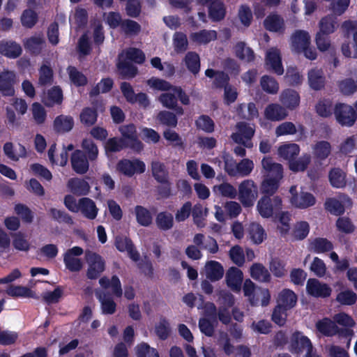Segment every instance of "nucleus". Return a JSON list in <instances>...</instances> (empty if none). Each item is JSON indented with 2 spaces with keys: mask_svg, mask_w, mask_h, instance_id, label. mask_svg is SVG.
<instances>
[{
  "mask_svg": "<svg viewBox=\"0 0 357 357\" xmlns=\"http://www.w3.org/2000/svg\"><path fill=\"white\" fill-rule=\"evenodd\" d=\"M317 330L326 336H332L339 333L340 330L334 321L325 318L316 324Z\"/></svg>",
  "mask_w": 357,
  "mask_h": 357,
  "instance_id": "nucleus-38",
  "label": "nucleus"
},
{
  "mask_svg": "<svg viewBox=\"0 0 357 357\" xmlns=\"http://www.w3.org/2000/svg\"><path fill=\"white\" fill-rule=\"evenodd\" d=\"M15 75L12 71L0 73V92L4 96H13L15 94L14 84Z\"/></svg>",
  "mask_w": 357,
  "mask_h": 357,
  "instance_id": "nucleus-15",
  "label": "nucleus"
},
{
  "mask_svg": "<svg viewBox=\"0 0 357 357\" xmlns=\"http://www.w3.org/2000/svg\"><path fill=\"white\" fill-rule=\"evenodd\" d=\"M246 231L248 239L254 244H261L266 238V231L257 222H251L247 227Z\"/></svg>",
  "mask_w": 357,
  "mask_h": 357,
  "instance_id": "nucleus-18",
  "label": "nucleus"
},
{
  "mask_svg": "<svg viewBox=\"0 0 357 357\" xmlns=\"http://www.w3.org/2000/svg\"><path fill=\"white\" fill-rule=\"evenodd\" d=\"M173 45L176 53H183L188 49L187 36L182 32H176L173 37Z\"/></svg>",
  "mask_w": 357,
  "mask_h": 357,
  "instance_id": "nucleus-58",
  "label": "nucleus"
},
{
  "mask_svg": "<svg viewBox=\"0 0 357 357\" xmlns=\"http://www.w3.org/2000/svg\"><path fill=\"white\" fill-rule=\"evenodd\" d=\"M235 55L240 60L250 63L255 60V55L252 48L246 47L245 42H238L234 46Z\"/></svg>",
  "mask_w": 357,
  "mask_h": 357,
  "instance_id": "nucleus-31",
  "label": "nucleus"
},
{
  "mask_svg": "<svg viewBox=\"0 0 357 357\" xmlns=\"http://www.w3.org/2000/svg\"><path fill=\"white\" fill-rule=\"evenodd\" d=\"M243 291L245 296L248 297L250 303L253 305L259 304L258 298H255V296H261L262 306H266L269 303L271 295L268 290L255 288V284L249 279L244 282Z\"/></svg>",
  "mask_w": 357,
  "mask_h": 357,
  "instance_id": "nucleus-6",
  "label": "nucleus"
},
{
  "mask_svg": "<svg viewBox=\"0 0 357 357\" xmlns=\"http://www.w3.org/2000/svg\"><path fill=\"white\" fill-rule=\"evenodd\" d=\"M8 295L13 297L35 298V293L23 286H10L6 289Z\"/></svg>",
  "mask_w": 357,
  "mask_h": 357,
  "instance_id": "nucleus-49",
  "label": "nucleus"
},
{
  "mask_svg": "<svg viewBox=\"0 0 357 357\" xmlns=\"http://www.w3.org/2000/svg\"><path fill=\"white\" fill-rule=\"evenodd\" d=\"M280 101L283 107L294 110L299 105L300 96L295 90L287 89L280 93Z\"/></svg>",
  "mask_w": 357,
  "mask_h": 357,
  "instance_id": "nucleus-16",
  "label": "nucleus"
},
{
  "mask_svg": "<svg viewBox=\"0 0 357 357\" xmlns=\"http://www.w3.org/2000/svg\"><path fill=\"white\" fill-rule=\"evenodd\" d=\"M284 79L289 86H295L302 83L303 76L296 67L290 66L287 69Z\"/></svg>",
  "mask_w": 357,
  "mask_h": 357,
  "instance_id": "nucleus-50",
  "label": "nucleus"
},
{
  "mask_svg": "<svg viewBox=\"0 0 357 357\" xmlns=\"http://www.w3.org/2000/svg\"><path fill=\"white\" fill-rule=\"evenodd\" d=\"M216 324V317H204L200 319L199 321V327L202 333L210 337L213 334Z\"/></svg>",
  "mask_w": 357,
  "mask_h": 357,
  "instance_id": "nucleus-59",
  "label": "nucleus"
},
{
  "mask_svg": "<svg viewBox=\"0 0 357 357\" xmlns=\"http://www.w3.org/2000/svg\"><path fill=\"white\" fill-rule=\"evenodd\" d=\"M351 205V201L350 198L344 195H340L337 199H329L326 202V209L336 215L343 213L344 208Z\"/></svg>",
  "mask_w": 357,
  "mask_h": 357,
  "instance_id": "nucleus-13",
  "label": "nucleus"
},
{
  "mask_svg": "<svg viewBox=\"0 0 357 357\" xmlns=\"http://www.w3.org/2000/svg\"><path fill=\"white\" fill-rule=\"evenodd\" d=\"M96 296L100 303V309L103 314H113L116 312V303L111 296L101 291H96Z\"/></svg>",
  "mask_w": 357,
  "mask_h": 357,
  "instance_id": "nucleus-19",
  "label": "nucleus"
},
{
  "mask_svg": "<svg viewBox=\"0 0 357 357\" xmlns=\"http://www.w3.org/2000/svg\"><path fill=\"white\" fill-rule=\"evenodd\" d=\"M331 146L329 142L321 141L313 147V153L318 160H324L331 154Z\"/></svg>",
  "mask_w": 357,
  "mask_h": 357,
  "instance_id": "nucleus-45",
  "label": "nucleus"
},
{
  "mask_svg": "<svg viewBox=\"0 0 357 357\" xmlns=\"http://www.w3.org/2000/svg\"><path fill=\"white\" fill-rule=\"evenodd\" d=\"M118 73L122 79H130L135 77L138 72L137 68L130 62L123 60L116 64Z\"/></svg>",
  "mask_w": 357,
  "mask_h": 357,
  "instance_id": "nucleus-34",
  "label": "nucleus"
},
{
  "mask_svg": "<svg viewBox=\"0 0 357 357\" xmlns=\"http://www.w3.org/2000/svg\"><path fill=\"white\" fill-rule=\"evenodd\" d=\"M310 340L301 333H294L291 339V348L294 352L298 353L303 351H308L312 349Z\"/></svg>",
  "mask_w": 357,
  "mask_h": 357,
  "instance_id": "nucleus-25",
  "label": "nucleus"
},
{
  "mask_svg": "<svg viewBox=\"0 0 357 357\" xmlns=\"http://www.w3.org/2000/svg\"><path fill=\"white\" fill-rule=\"evenodd\" d=\"M237 195L244 207H252L259 195L257 185L252 179L243 180L238 186Z\"/></svg>",
  "mask_w": 357,
  "mask_h": 357,
  "instance_id": "nucleus-2",
  "label": "nucleus"
},
{
  "mask_svg": "<svg viewBox=\"0 0 357 357\" xmlns=\"http://www.w3.org/2000/svg\"><path fill=\"white\" fill-rule=\"evenodd\" d=\"M194 222L199 227L204 226V220L207 216L208 208H204L200 204H195L191 210Z\"/></svg>",
  "mask_w": 357,
  "mask_h": 357,
  "instance_id": "nucleus-61",
  "label": "nucleus"
},
{
  "mask_svg": "<svg viewBox=\"0 0 357 357\" xmlns=\"http://www.w3.org/2000/svg\"><path fill=\"white\" fill-rule=\"evenodd\" d=\"M63 101V92L58 86H54L48 90L47 96L44 97L43 102L47 107H53L55 105H61Z\"/></svg>",
  "mask_w": 357,
  "mask_h": 357,
  "instance_id": "nucleus-30",
  "label": "nucleus"
},
{
  "mask_svg": "<svg viewBox=\"0 0 357 357\" xmlns=\"http://www.w3.org/2000/svg\"><path fill=\"white\" fill-rule=\"evenodd\" d=\"M296 302L297 296L296 294L290 289H285L278 294L277 307L288 310L294 307Z\"/></svg>",
  "mask_w": 357,
  "mask_h": 357,
  "instance_id": "nucleus-23",
  "label": "nucleus"
},
{
  "mask_svg": "<svg viewBox=\"0 0 357 357\" xmlns=\"http://www.w3.org/2000/svg\"><path fill=\"white\" fill-rule=\"evenodd\" d=\"M145 169L144 162L138 159H123L116 165V171L128 177H132L135 174H142Z\"/></svg>",
  "mask_w": 357,
  "mask_h": 357,
  "instance_id": "nucleus-9",
  "label": "nucleus"
},
{
  "mask_svg": "<svg viewBox=\"0 0 357 357\" xmlns=\"http://www.w3.org/2000/svg\"><path fill=\"white\" fill-rule=\"evenodd\" d=\"M38 15L33 9H25L22 13L21 23L25 28H33L38 22Z\"/></svg>",
  "mask_w": 357,
  "mask_h": 357,
  "instance_id": "nucleus-46",
  "label": "nucleus"
},
{
  "mask_svg": "<svg viewBox=\"0 0 357 357\" xmlns=\"http://www.w3.org/2000/svg\"><path fill=\"white\" fill-rule=\"evenodd\" d=\"M342 29L344 33V36L347 38L351 34L353 35L354 46L357 50V21L347 20L342 24Z\"/></svg>",
  "mask_w": 357,
  "mask_h": 357,
  "instance_id": "nucleus-64",
  "label": "nucleus"
},
{
  "mask_svg": "<svg viewBox=\"0 0 357 357\" xmlns=\"http://www.w3.org/2000/svg\"><path fill=\"white\" fill-rule=\"evenodd\" d=\"M291 44L298 52L310 45V36L307 31L296 30L291 36Z\"/></svg>",
  "mask_w": 357,
  "mask_h": 357,
  "instance_id": "nucleus-29",
  "label": "nucleus"
},
{
  "mask_svg": "<svg viewBox=\"0 0 357 357\" xmlns=\"http://www.w3.org/2000/svg\"><path fill=\"white\" fill-rule=\"evenodd\" d=\"M243 280V272L236 267L229 268L225 275L227 285L232 291L238 292L241 289Z\"/></svg>",
  "mask_w": 357,
  "mask_h": 357,
  "instance_id": "nucleus-14",
  "label": "nucleus"
},
{
  "mask_svg": "<svg viewBox=\"0 0 357 357\" xmlns=\"http://www.w3.org/2000/svg\"><path fill=\"white\" fill-rule=\"evenodd\" d=\"M83 254L84 250L78 246L68 249L63 255L66 268L70 272H79L84 266L81 259Z\"/></svg>",
  "mask_w": 357,
  "mask_h": 357,
  "instance_id": "nucleus-5",
  "label": "nucleus"
},
{
  "mask_svg": "<svg viewBox=\"0 0 357 357\" xmlns=\"http://www.w3.org/2000/svg\"><path fill=\"white\" fill-rule=\"evenodd\" d=\"M254 162L248 158H244L238 162L236 176H248L254 169Z\"/></svg>",
  "mask_w": 357,
  "mask_h": 357,
  "instance_id": "nucleus-62",
  "label": "nucleus"
},
{
  "mask_svg": "<svg viewBox=\"0 0 357 357\" xmlns=\"http://www.w3.org/2000/svg\"><path fill=\"white\" fill-rule=\"evenodd\" d=\"M265 66L267 70L277 75H282L284 73L280 52L278 49L271 48L267 51L265 56Z\"/></svg>",
  "mask_w": 357,
  "mask_h": 357,
  "instance_id": "nucleus-10",
  "label": "nucleus"
},
{
  "mask_svg": "<svg viewBox=\"0 0 357 357\" xmlns=\"http://www.w3.org/2000/svg\"><path fill=\"white\" fill-rule=\"evenodd\" d=\"M345 174L340 169H333L329 173V181L335 188H342L346 185Z\"/></svg>",
  "mask_w": 357,
  "mask_h": 357,
  "instance_id": "nucleus-57",
  "label": "nucleus"
},
{
  "mask_svg": "<svg viewBox=\"0 0 357 357\" xmlns=\"http://www.w3.org/2000/svg\"><path fill=\"white\" fill-rule=\"evenodd\" d=\"M311 161V156L309 154H303L298 160H292L289 163V169L294 172H303L306 169Z\"/></svg>",
  "mask_w": 357,
  "mask_h": 357,
  "instance_id": "nucleus-55",
  "label": "nucleus"
},
{
  "mask_svg": "<svg viewBox=\"0 0 357 357\" xmlns=\"http://www.w3.org/2000/svg\"><path fill=\"white\" fill-rule=\"evenodd\" d=\"M74 125L73 120L68 115H59L56 118L54 122V129L59 132L70 131Z\"/></svg>",
  "mask_w": 357,
  "mask_h": 357,
  "instance_id": "nucleus-44",
  "label": "nucleus"
},
{
  "mask_svg": "<svg viewBox=\"0 0 357 357\" xmlns=\"http://www.w3.org/2000/svg\"><path fill=\"white\" fill-rule=\"evenodd\" d=\"M204 272L207 278L211 281H217L222 278L224 268L218 261H209L206 262Z\"/></svg>",
  "mask_w": 357,
  "mask_h": 357,
  "instance_id": "nucleus-27",
  "label": "nucleus"
},
{
  "mask_svg": "<svg viewBox=\"0 0 357 357\" xmlns=\"http://www.w3.org/2000/svg\"><path fill=\"white\" fill-rule=\"evenodd\" d=\"M71 165L73 170L77 174H84L89 169V162L84 153L77 150L71 156Z\"/></svg>",
  "mask_w": 357,
  "mask_h": 357,
  "instance_id": "nucleus-26",
  "label": "nucleus"
},
{
  "mask_svg": "<svg viewBox=\"0 0 357 357\" xmlns=\"http://www.w3.org/2000/svg\"><path fill=\"white\" fill-rule=\"evenodd\" d=\"M115 245L120 252H127L128 256L135 261L139 260V255L134 250L132 242L126 237L119 236L116 238Z\"/></svg>",
  "mask_w": 357,
  "mask_h": 357,
  "instance_id": "nucleus-28",
  "label": "nucleus"
},
{
  "mask_svg": "<svg viewBox=\"0 0 357 357\" xmlns=\"http://www.w3.org/2000/svg\"><path fill=\"white\" fill-rule=\"evenodd\" d=\"M38 85L46 86L52 85L54 81V71L50 65L43 63L38 70Z\"/></svg>",
  "mask_w": 357,
  "mask_h": 357,
  "instance_id": "nucleus-33",
  "label": "nucleus"
},
{
  "mask_svg": "<svg viewBox=\"0 0 357 357\" xmlns=\"http://www.w3.org/2000/svg\"><path fill=\"white\" fill-rule=\"evenodd\" d=\"M135 350L137 357H159L157 350L144 342L138 344Z\"/></svg>",
  "mask_w": 357,
  "mask_h": 357,
  "instance_id": "nucleus-63",
  "label": "nucleus"
},
{
  "mask_svg": "<svg viewBox=\"0 0 357 357\" xmlns=\"http://www.w3.org/2000/svg\"><path fill=\"white\" fill-rule=\"evenodd\" d=\"M122 135L127 139L134 141L133 146L137 151H140L143 148V144L137 139L135 128L133 125H128L120 128Z\"/></svg>",
  "mask_w": 357,
  "mask_h": 357,
  "instance_id": "nucleus-56",
  "label": "nucleus"
},
{
  "mask_svg": "<svg viewBox=\"0 0 357 357\" xmlns=\"http://www.w3.org/2000/svg\"><path fill=\"white\" fill-rule=\"evenodd\" d=\"M291 204L300 209H305L314 206L316 203L315 197L310 192L299 189L296 185H293L289 189Z\"/></svg>",
  "mask_w": 357,
  "mask_h": 357,
  "instance_id": "nucleus-4",
  "label": "nucleus"
},
{
  "mask_svg": "<svg viewBox=\"0 0 357 357\" xmlns=\"http://www.w3.org/2000/svg\"><path fill=\"white\" fill-rule=\"evenodd\" d=\"M238 18L242 25L245 27H249L253 20V15L251 8L246 4H242L239 6L238 10Z\"/></svg>",
  "mask_w": 357,
  "mask_h": 357,
  "instance_id": "nucleus-51",
  "label": "nucleus"
},
{
  "mask_svg": "<svg viewBox=\"0 0 357 357\" xmlns=\"http://www.w3.org/2000/svg\"><path fill=\"white\" fill-rule=\"evenodd\" d=\"M208 17L212 22H218L225 19L227 10L225 3L220 0H215L208 6Z\"/></svg>",
  "mask_w": 357,
  "mask_h": 357,
  "instance_id": "nucleus-21",
  "label": "nucleus"
},
{
  "mask_svg": "<svg viewBox=\"0 0 357 357\" xmlns=\"http://www.w3.org/2000/svg\"><path fill=\"white\" fill-rule=\"evenodd\" d=\"M300 153V147L294 143H284L278 147V155L280 158L290 161L294 160Z\"/></svg>",
  "mask_w": 357,
  "mask_h": 357,
  "instance_id": "nucleus-24",
  "label": "nucleus"
},
{
  "mask_svg": "<svg viewBox=\"0 0 357 357\" xmlns=\"http://www.w3.org/2000/svg\"><path fill=\"white\" fill-rule=\"evenodd\" d=\"M13 238V245L17 250L23 252H28L29 250L31 244L24 234L18 232L15 234Z\"/></svg>",
  "mask_w": 357,
  "mask_h": 357,
  "instance_id": "nucleus-60",
  "label": "nucleus"
},
{
  "mask_svg": "<svg viewBox=\"0 0 357 357\" xmlns=\"http://www.w3.org/2000/svg\"><path fill=\"white\" fill-rule=\"evenodd\" d=\"M22 52L20 44L12 40H2L0 42V54L10 59L19 57Z\"/></svg>",
  "mask_w": 357,
  "mask_h": 357,
  "instance_id": "nucleus-20",
  "label": "nucleus"
},
{
  "mask_svg": "<svg viewBox=\"0 0 357 357\" xmlns=\"http://www.w3.org/2000/svg\"><path fill=\"white\" fill-rule=\"evenodd\" d=\"M184 62L188 70L193 75H197L200 70V58L195 52H188L184 58Z\"/></svg>",
  "mask_w": 357,
  "mask_h": 357,
  "instance_id": "nucleus-43",
  "label": "nucleus"
},
{
  "mask_svg": "<svg viewBox=\"0 0 357 357\" xmlns=\"http://www.w3.org/2000/svg\"><path fill=\"white\" fill-rule=\"evenodd\" d=\"M250 275L255 280L268 282L271 278L268 271L260 264H255L250 268Z\"/></svg>",
  "mask_w": 357,
  "mask_h": 357,
  "instance_id": "nucleus-47",
  "label": "nucleus"
},
{
  "mask_svg": "<svg viewBox=\"0 0 357 357\" xmlns=\"http://www.w3.org/2000/svg\"><path fill=\"white\" fill-rule=\"evenodd\" d=\"M86 260L88 266L87 278L91 280L98 278L105 271V261L100 255L91 252L86 253Z\"/></svg>",
  "mask_w": 357,
  "mask_h": 357,
  "instance_id": "nucleus-8",
  "label": "nucleus"
},
{
  "mask_svg": "<svg viewBox=\"0 0 357 357\" xmlns=\"http://www.w3.org/2000/svg\"><path fill=\"white\" fill-rule=\"evenodd\" d=\"M214 194L229 199H234L237 196V190L231 183L224 182L220 185H215L213 188Z\"/></svg>",
  "mask_w": 357,
  "mask_h": 357,
  "instance_id": "nucleus-41",
  "label": "nucleus"
},
{
  "mask_svg": "<svg viewBox=\"0 0 357 357\" xmlns=\"http://www.w3.org/2000/svg\"><path fill=\"white\" fill-rule=\"evenodd\" d=\"M263 176L283 178L284 169L281 164L269 157L265 156L261 161Z\"/></svg>",
  "mask_w": 357,
  "mask_h": 357,
  "instance_id": "nucleus-12",
  "label": "nucleus"
},
{
  "mask_svg": "<svg viewBox=\"0 0 357 357\" xmlns=\"http://www.w3.org/2000/svg\"><path fill=\"white\" fill-rule=\"evenodd\" d=\"M264 28L271 32L283 33L285 31L284 19L278 14L268 15L264 21Z\"/></svg>",
  "mask_w": 357,
  "mask_h": 357,
  "instance_id": "nucleus-17",
  "label": "nucleus"
},
{
  "mask_svg": "<svg viewBox=\"0 0 357 357\" xmlns=\"http://www.w3.org/2000/svg\"><path fill=\"white\" fill-rule=\"evenodd\" d=\"M45 40L43 36L40 34L38 36H33L26 39L24 43V47L29 50L31 53L34 54H39L43 49Z\"/></svg>",
  "mask_w": 357,
  "mask_h": 357,
  "instance_id": "nucleus-40",
  "label": "nucleus"
},
{
  "mask_svg": "<svg viewBox=\"0 0 357 357\" xmlns=\"http://www.w3.org/2000/svg\"><path fill=\"white\" fill-rule=\"evenodd\" d=\"M260 86L264 91L272 95L278 93L280 89L278 81L268 75H264L261 77Z\"/></svg>",
  "mask_w": 357,
  "mask_h": 357,
  "instance_id": "nucleus-42",
  "label": "nucleus"
},
{
  "mask_svg": "<svg viewBox=\"0 0 357 357\" xmlns=\"http://www.w3.org/2000/svg\"><path fill=\"white\" fill-rule=\"evenodd\" d=\"M64 204L70 211L81 213L84 218L89 220H94L98 213V208L95 202L87 197L77 200L72 195H66L64 198Z\"/></svg>",
  "mask_w": 357,
  "mask_h": 357,
  "instance_id": "nucleus-1",
  "label": "nucleus"
},
{
  "mask_svg": "<svg viewBox=\"0 0 357 357\" xmlns=\"http://www.w3.org/2000/svg\"><path fill=\"white\" fill-rule=\"evenodd\" d=\"M205 75L209 78L214 77L213 86L215 89H224L229 84V76L224 71L208 68L205 71Z\"/></svg>",
  "mask_w": 357,
  "mask_h": 357,
  "instance_id": "nucleus-22",
  "label": "nucleus"
},
{
  "mask_svg": "<svg viewBox=\"0 0 357 357\" xmlns=\"http://www.w3.org/2000/svg\"><path fill=\"white\" fill-rule=\"evenodd\" d=\"M67 70L70 81L76 86H84L87 84V77L75 66H69Z\"/></svg>",
  "mask_w": 357,
  "mask_h": 357,
  "instance_id": "nucleus-53",
  "label": "nucleus"
},
{
  "mask_svg": "<svg viewBox=\"0 0 357 357\" xmlns=\"http://www.w3.org/2000/svg\"><path fill=\"white\" fill-rule=\"evenodd\" d=\"M333 245L331 241L324 238H317L309 243V249L314 252L320 254L332 250Z\"/></svg>",
  "mask_w": 357,
  "mask_h": 357,
  "instance_id": "nucleus-37",
  "label": "nucleus"
},
{
  "mask_svg": "<svg viewBox=\"0 0 357 357\" xmlns=\"http://www.w3.org/2000/svg\"><path fill=\"white\" fill-rule=\"evenodd\" d=\"M158 100L165 107L169 109H174V112H183L182 107L178 105L176 93L172 91L162 93Z\"/></svg>",
  "mask_w": 357,
  "mask_h": 357,
  "instance_id": "nucleus-35",
  "label": "nucleus"
},
{
  "mask_svg": "<svg viewBox=\"0 0 357 357\" xmlns=\"http://www.w3.org/2000/svg\"><path fill=\"white\" fill-rule=\"evenodd\" d=\"M308 82L310 86L315 90L319 91L325 86V77L322 70L312 69L308 73Z\"/></svg>",
  "mask_w": 357,
  "mask_h": 357,
  "instance_id": "nucleus-36",
  "label": "nucleus"
},
{
  "mask_svg": "<svg viewBox=\"0 0 357 357\" xmlns=\"http://www.w3.org/2000/svg\"><path fill=\"white\" fill-rule=\"evenodd\" d=\"M306 291L311 296L324 298L331 294L332 289L327 284L317 279L310 278L306 284Z\"/></svg>",
  "mask_w": 357,
  "mask_h": 357,
  "instance_id": "nucleus-11",
  "label": "nucleus"
},
{
  "mask_svg": "<svg viewBox=\"0 0 357 357\" xmlns=\"http://www.w3.org/2000/svg\"><path fill=\"white\" fill-rule=\"evenodd\" d=\"M255 127L250 123L241 122L236 124V132L231 135V139L237 144L247 148L252 147L250 139L255 133Z\"/></svg>",
  "mask_w": 357,
  "mask_h": 357,
  "instance_id": "nucleus-7",
  "label": "nucleus"
},
{
  "mask_svg": "<svg viewBox=\"0 0 357 357\" xmlns=\"http://www.w3.org/2000/svg\"><path fill=\"white\" fill-rule=\"evenodd\" d=\"M319 25V32L330 35L335 30L337 25L336 18L333 15L325 16L321 18Z\"/></svg>",
  "mask_w": 357,
  "mask_h": 357,
  "instance_id": "nucleus-48",
  "label": "nucleus"
},
{
  "mask_svg": "<svg viewBox=\"0 0 357 357\" xmlns=\"http://www.w3.org/2000/svg\"><path fill=\"white\" fill-rule=\"evenodd\" d=\"M282 199L279 196L264 195L257 202L256 209L264 218H271L282 209Z\"/></svg>",
  "mask_w": 357,
  "mask_h": 357,
  "instance_id": "nucleus-3",
  "label": "nucleus"
},
{
  "mask_svg": "<svg viewBox=\"0 0 357 357\" xmlns=\"http://www.w3.org/2000/svg\"><path fill=\"white\" fill-rule=\"evenodd\" d=\"M192 38L199 43L207 44L217 39V32L215 30L203 29L193 33Z\"/></svg>",
  "mask_w": 357,
  "mask_h": 357,
  "instance_id": "nucleus-54",
  "label": "nucleus"
},
{
  "mask_svg": "<svg viewBox=\"0 0 357 357\" xmlns=\"http://www.w3.org/2000/svg\"><path fill=\"white\" fill-rule=\"evenodd\" d=\"M67 186L72 192L79 195H86L90 188L86 181L77 178L70 179Z\"/></svg>",
  "mask_w": 357,
  "mask_h": 357,
  "instance_id": "nucleus-39",
  "label": "nucleus"
},
{
  "mask_svg": "<svg viewBox=\"0 0 357 357\" xmlns=\"http://www.w3.org/2000/svg\"><path fill=\"white\" fill-rule=\"evenodd\" d=\"M155 222L160 229L168 230L173 227L174 218L169 212H160L156 217Z\"/></svg>",
  "mask_w": 357,
  "mask_h": 357,
  "instance_id": "nucleus-52",
  "label": "nucleus"
},
{
  "mask_svg": "<svg viewBox=\"0 0 357 357\" xmlns=\"http://www.w3.org/2000/svg\"><path fill=\"white\" fill-rule=\"evenodd\" d=\"M283 178H275L264 176L260 187L261 192L264 195H272L277 192L280 187V183Z\"/></svg>",
  "mask_w": 357,
  "mask_h": 357,
  "instance_id": "nucleus-32",
  "label": "nucleus"
}]
</instances>
